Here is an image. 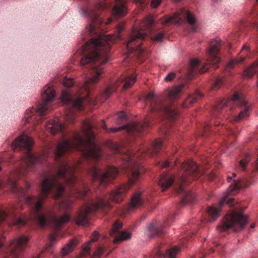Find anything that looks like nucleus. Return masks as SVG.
I'll return each instance as SVG.
<instances>
[{
    "mask_svg": "<svg viewBox=\"0 0 258 258\" xmlns=\"http://www.w3.org/2000/svg\"><path fill=\"white\" fill-rule=\"evenodd\" d=\"M254 167H253V169H255L256 170H258V162H254V165H253Z\"/></svg>",
    "mask_w": 258,
    "mask_h": 258,
    "instance_id": "43",
    "label": "nucleus"
},
{
    "mask_svg": "<svg viewBox=\"0 0 258 258\" xmlns=\"http://www.w3.org/2000/svg\"><path fill=\"white\" fill-rule=\"evenodd\" d=\"M214 123H215V124H214L215 126H217L218 125V124H216L215 122H214Z\"/></svg>",
    "mask_w": 258,
    "mask_h": 258,
    "instance_id": "50",
    "label": "nucleus"
},
{
    "mask_svg": "<svg viewBox=\"0 0 258 258\" xmlns=\"http://www.w3.org/2000/svg\"><path fill=\"white\" fill-rule=\"evenodd\" d=\"M126 3L127 0H115L112 11L114 17H121L126 14Z\"/></svg>",
    "mask_w": 258,
    "mask_h": 258,
    "instance_id": "22",
    "label": "nucleus"
},
{
    "mask_svg": "<svg viewBox=\"0 0 258 258\" xmlns=\"http://www.w3.org/2000/svg\"><path fill=\"white\" fill-rule=\"evenodd\" d=\"M162 0H152L151 6L154 8H157L161 3Z\"/></svg>",
    "mask_w": 258,
    "mask_h": 258,
    "instance_id": "34",
    "label": "nucleus"
},
{
    "mask_svg": "<svg viewBox=\"0 0 258 258\" xmlns=\"http://www.w3.org/2000/svg\"><path fill=\"white\" fill-rule=\"evenodd\" d=\"M134 2L137 4L140 5L142 7H144L146 5L145 0H134Z\"/></svg>",
    "mask_w": 258,
    "mask_h": 258,
    "instance_id": "39",
    "label": "nucleus"
},
{
    "mask_svg": "<svg viewBox=\"0 0 258 258\" xmlns=\"http://www.w3.org/2000/svg\"><path fill=\"white\" fill-rule=\"evenodd\" d=\"M181 0H173L174 2L177 3L180 2Z\"/></svg>",
    "mask_w": 258,
    "mask_h": 258,
    "instance_id": "47",
    "label": "nucleus"
},
{
    "mask_svg": "<svg viewBox=\"0 0 258 258\" xmlns=\"http://www.w3.org/2000/svg\"><path fill=\"white\" fill-rule=\"evenodd\" d=\"M111 148H113L114 150V152L115 153H122V152H125L126 154V156L128 157V160H126L124 161H131L132 159V154L134 153L132 152L131 150H132L131 148H128L125 151H123V149L121 146H118L116 144H111Z\"/></svg>",
    "mask_w": 258,
    "mask_h": 258,
    "instance_id": "26",
    "label": "nucleus"
},
{
    "mask_svg": "<svg viewBox=\"0 0 258 258\" xmlns=\"http://www.w3.org/2000/svg\"><path fill=\"white\" fill-rule=\"evenodd\" d=\"M186 161L189 162V161H192V160H187Z\"/></svg>",
    "mask_w": 258,
    "mask_h": 258,
    "instance_id": "54",
    "label": "nucleus"
},
{
    "mask_svg": "<svg viewBox=\"0 0 258 258\" xmlns=\"http://www.w3.org/2000/svg\"><path fill=\"white\" fill-rule=\"evenodd\" d=\"M118 173V169L114 166H107L103 170L94 165L92 169L93 180H98L100 186L103 187L114 179Z\"/></svg>",
    "mask_w": 258,
    "mask_h": 258,
    "instance_id": "13",
    "label": "nucleus"
},
{
    "mask_svg": "<svg viewBox=\"0 0 258 258\" xmlns=\"http://www.w3.org/2000/svg\"><path fill=\"white\" fill-rule=\"evenodd\" d=\"M203 97V94L199 91H196L194 94L190 95L184 101L182 106L184 108L190 107L192 104L196 102L199 99Z\"/></svg>",
    "mask_w": 258,
    "mask_h": 258,
    "instance_id": "24",
    "label": "nucleus"
},
{
    "mask_svg": "<svg viewBox=\"0 0 258 258\" xmlns=\"http://www.w3.org/2000/svg\"><path fill=\"white\" fill-rule=\"evenodd\" d=\"M2 236L0 235V241H1V243H2V247L1 248H0V252L3 249V247H4L3 243H2Z\"/></svg>",
    "mask_w": 258,
    "mask_h": 258,
    "instance_id": "44",
    "label": "nucleus"
},
{
    "mask_svg": "<svg viewBox=\"0 0 258 258\" xmlns=\"http://www.w3.org/2000/svg\"><path fill=\"white\" fill-rule=\"evenodd\" d=\"M239 161L242 162V161H245L244 160L242 159V160H240Z\"/></svg>",
    "mask_w": 258,
    "mask_h": 258,
    "instance_id": "52",
    "label": "nucleus"
},
{
    "mask_svg": "<svg viewBox=\"0 0 258 258\" xmlns=\"http://www.w3.org/2000/svg\"><path fill=\"white\" fill-rule=\"evenodd\" d=\"M115 117L116 119V123L120 124L126 120L127 115L123 112H121L117 113L115 115Z\"/></svg>",
    "mask_w": 258,
    "mask_h": 258,
    "instance_id": "29",
    "label": "nucleus"
},
{
    "mask_svg": "<svg viewBox=\"0 0 258 258\" xmlns=\"http://www.w3.org/2000/svg\"><path fill=\"white\" fill-rule=\"evenodd\" d=\"M249 185L250 184L247 183L244 180H236L234 179L228 188V192L229 194L234 195L242 187H246Z\"/></svg>",
    "mask_w": 258,
    "mask_h": 258,
    "instance_id": "23",
    "label": "nucleus"
},
{
    "mask_svg": "<svg viewBox=\"0 0 258 258\" xmlns=\"http://www.w3.org/2000/svg\"><path fill=\"white\" fill-rule=\"evenodd\" d=\"M99 237V233L96 231H94L92 236L91 240L83 247V250L79 258H98L105 250V248L102 246L98 247L94 251L93 255L90 257L91 252V242L96 241Z\"/></svg>",
    "mask_w": 258,
    "mask_h": 258,
    "instance_id": "15",
    "label": "nucleus"
},
{
    "mask_svg": "<svg viewBox=\"0 0 258 258\" xmlns=\"http://www.w3.org/2000/svg\"><path fill=\"white\" fill-rule=\"evenodd\" d=\"M33 141L26 135L17 138L12 143L11 148L14 152L20 151L22 156L27 161H40L41 155L32 150Z\"/></svg>",
    "mask_w": 258,
    "mask_h": 258,
    "instance_id": "9",
    "label": "nucleus"
},
{
    "mask_svg": "<svg viewBox=\"0 0 258 258\" xmlns=\"http://www.w3.org/2000/svg\"><path fill=\"white\" fill-rule=\"evenodd\" d=\"M251 228H253L254 227V225H251Z\"/></svg>",
    "mask_w": 258,
    "mask_h": 258,
    "instance_id": "55",
    "label": "nucleus"
},
{
    "mask_svg": "<svg viewBox=\"0 0 258 258\" xmlns=\"http://www.w3.org/2000/svg\"><path fill=\"white\" fill-rule=\"evenodd\" d=\"M2 170V167L1 166H0V171Z\"/></svg>",
    "mask_w": 258,
    "mask_h": 258,
    "instance_id": "56",
    "label": "nucleus"
},
{
    "mask_svg": "<svg viewBox=\"0 0 258 258\" xmlns=\"http://www.w3.org/2000/svg\"><path fill=\"white\" fill-rule=\"evenodd\" d=\"M184 20H186L187 23L191 25V31L192 32L196 31V28L194 26L196 21L195 15L192 12L185 8L181 9L172 16L163 19L161 23L163 25L171 23L180 25L184 22Z\"/></svg>",
    "mask_w": 258,
    "mask_h": 258,
    "instance_id": "12",
    "label": "nucleus"
},
{
    "mask_svg": "<svg viewBox=\"0 0 258 258\" xmlns=\"http://www.w3.org/2000/svg\"><path fill=\"white\" fill-rule=\"evenodd\" d=\"M95 126L89 119H85L81 131H69L58 118L48 121L45 124L46 129L52 134L61 133L62 136V140L55 149L56 159L74 150L81 152L87 158L101 159L102 152L94 141L95 136L92 129Z\"/></svg>",
    "mask_w": 258,
    "mask_h": 258,
    "instance_id": "1",
    "label": "nucleus"
},
{
    "mask_svg": "<svg viewBox=\"0 0 258 258\" xmlns=\"http://www.w3.org/2000/svg\"><path fill=\"white\" fill-rule=\"evenodd\" d=\"M249 50V46H247L246 45H244L242 48V52L246 51L247 52Z\"/></svg>",
    "mask_w": 258,
    "mask_h": 258,
    "instance_id": "40",
    "label": "nucleus"
},
{
    "mask_svg": "<svg viewBox=\"0 0 258 258\" xmlns=\"http://www.w3.org/2000/svg\"><path fill=\"white\" fill-rule=\"evenodd\" d=\"M211 128V125L209 123H205L204 125L203 130L204 132V136H206V133Z\"/></svg>",
    "mask_w": 258,
    "mask_h": 258,
    "instance_id": "37",
    "label": "nucleus"
},
{
    "mask_svg": "<svg viewBox=\"0 0 258 258\" xmlns=\"http://www.w3.org/2000/svg\"><path fill=\"white\" fill-rule=\"evenodd\" d=\"M148 34H151V39L154 42H161L164 37L162 32H157L152 16H147L144 19L139 29L133 30L126 44L127 51L131 53H135L139 58L144 57L146 51L141 47V44Z\"/></svg>",
    "mask_w": 258,
    "mask_h": 258,
    "instance_id": "4",
    "label": "nucleus"
},
{
    "mask_svg": "<svg viewBox=\"0 0 258 258\" xmlns=\"http://www.w3.org/2000/svg\"><path fill=\"white\" fill-rule=\"evenodd\" d=\"M223 83V78H217L213 83L212 84L211 87V90H217L219 89L220 87L222 86Z\"/></svg>",
    "mask_w": 258,
    "mask_h": 258,
    "instance_id": "28",
    "label": "nucleus"
},
{
    "mask_svg": "<svg viewBox=\"0 0 258 258\" xmlns=\"http://www.w3.org/2000/svg\"><path fill=\"white\" fill-rule=\"evenodd\" d=\"M256 161H258V158L257 159Z\"/></svg>",
    "mask_w": 258,
    "mask_h": 258,
    "instance_id": "57",
    "label": "nucleus"
},
{
    "mask_svg": "<svg viewBox=\"0 0 258 258\" xmlns=\"http://www.w3.org/2000/svg\"><path fill=\"white\" fill-rule=\"evenodd\" d=\"M78 243V241L77 239L74 238L72 239L68 243H67L62 248L61 254L63 256L67 255L70 252L74 250Z\"/></svg>",
    "mask_w": 258,
    "mask_h": 258,
    "instance_id": "25",
    "label": "nucleus"
},
{
    "mask_svg": "<svg viewBox=\"0 0 258 258\" xmlns=\"http://www.w3.org/2000/svg\"><path fill=\"white\" fill-rule=\"evenodd\" d=\"M214 251V250L213 249V248H211L210 250H209V251H210V252H212Z\"/></svg>",
    "mask_w": 258,
    "mask_h": 258,
    "instance_id": "48",
    "label": "nucleus"
},
{
    "mask_svg": "<svg viewBox=\"0 0 258 258\" xmlns=\"http://www.w3.org/2000/svg\"><path fill=\"white\" fill-rule=\"evenodd\" d=\"M168 221H165L164 224H161L156 221L150 223L148 226V235L150 238L161 236L164 233L163 227L169 226Z\"/></svg>",
    "mask_w": 258,
    "mask_h": 258,
    "instance_id": "18",
    "label": "nucleus"
},
{
    "mask_svg": "<svg viewBox=\"0 0 258 258\" xmlns=\"http://www.w3.org/2000/svg\"><path fill=\"white\" fill-rule=\"evenodd\" d=\"M235 106L239 110L237 115L233 116L232 119L236 122L248 117L251 111V105L247 102L243 94L235 92L231 98L223 99L217 101L213 108V116L220 117L225 112L231 111Z\"/></svg>",
    "mask_w": 258,
    "mask_h": 258,
    "instance_id": "6",
    "label": "nucleus"
},
{
    "mask_svg": "<svg viewBox=\"0 0 258 258\" xmlns=\"http://www.w3.org/2000/svg\"><path fill=\"white\" fill-rule=\"evenodd\" d=\"M227 180L228 182H230L232 181V177L230 176H227Z\"/></svg>",
    "mask_w": 258,
    "mask_h": 258,
    "instance_id": "45",
    "label": "nucleus"
},
{
    "mask_svg": "<svg viewBox=\"0 0 258 258\" xmlns=\"http://www.w3.org/2000/svg\"><path fill=\"white\" fill-rule=\"evenodd\" d=\"M124 29V24L120 23L117 25L116 29L118 33H120Z\"/></svg>",
    "mask_w": 258,
    "mask_h": 258,
    "instance_id": "38",
    "label": "nucleus"
},
{
    "mask_svg": "<svg viewBox=\"0 0 258 258\" xmlns=\"http://www.w3.org/2000/svg\"><path fill=\"white\" fill-rule=\"evenodd\" d=\"M227 204L230 207L233 206L235 204V200L233 198L228 197L227 196L224 197L220 201L219 206L218 207L211 206L209 207L208 209V213L211 217V220H214L219 215V213L221 210V208L223 205Z\"/></svg>",
    "mask_w": 258,
    "mask_h": 258,
    "instance_id": "17",
    "label": "nucleus"
},
{
    "mask_svg": "<svg viewBox=\"0 0 258 258\" xmlns=\"http://www.w3.org/2000/svg\"><path fill=\"white\" fill-rule=\"evenodd\" d=\"M232 177H235L236 176V174L235 173H232Z\"/></svg>",
    "mask_w": 258,
    "mask_h": 258,
    "instance_id": "46",
    "label": "nucleus"
},
{
    "mask_svg": "<svg viewBox=\"0 0 258 258\" xmlns=\"http://www.w3.org/2000/svg\"><path fill=\"white\" fill-rule=\"evenodd\" d=\"M249 156V155H246V160L249 159L248 158Z\"/></svg>",
    "mask_w": 258,
    "mask_h": 258,
    "instance_id": "49",
    "label": "nucleus"
},
{
    "mask_svg": "<svg viewBox=\"0 0 258 258\" xmlns=\"http://www.w3.org/2000/svg\"><path fill=\"white\" fill-rule=\"evenodd\" d=\"M170 129L168 127V125H164L161 128V132L162 134L167 135L169 134Z\"/></svg>",
    "mask_w": 258,
    "mask_h": 258,
    "instance_id": "33",
    "label": "nucleus"
},
{
    "mask_svg": "<svg viewBox=\"0 0 258 258\" xmlns=\"http://www.w3.org/2000/svg\"><path fill=\"white\" fill-rule=\"evenodd\" d=\"M206 254L207 252H203L202 253L198 254L197 256L199 258H204V257H205Z\"/></svg>",
    "mask_w": 258,
    "mask_h": 258,
    "instance_id": "41",
    "label": "nucleus"
},
{
    "mask_svg": "<svg viewBox=\"0 0 258 258\" xmlns=\"http://www.w3.org/2000/svg\"><path fill=\"white\" fill-rule=\"evenodd\" d=\"M29 239L28 236L21 235L11 241L7 250L10 254L15 258H21L23 252L28 245Z\"/></svg>",
    "mask_w": 258,
    "mask_h": 258,
    "instance_id": "14",
    "label": "nucleus"
},
{
    "mask_svg": "<svg viewBox=\"0 0 258 258\" xmlns=\"http://www.w3.org/2000/svg\"><path fill=\"white\" fill-rule=\"evenodd\" d=\"M180 251V248L174 246L166 250L165 253L164 250L160 247L158 248L154 252V254L151 255V258H176V255Z\"/></svg>",
    "mask_w": 258,
    "mask_h": 258,
    "instance_id": "20",
    "label": "nucleus"
},
{
    "mask_svg": "<svg viewBox=\"0 0 258 258\" xmlns=\"http://www.w3.org/2000/svg\"><path fill=\"white\" fill-rule=\"evenodd\" d=\"M183 173L175 175L169 171H165L160 175L159 180V185L162 188V191H164L174 183V189L178 194H181L182 199L181 201V206L187 204L192 203L195 201V195L187 192L184 187L190 182V178H198L201 175L199 166L196 162H178Z\"/></svg>",
    "mask_w": 258,
    "mask_h": 258,
    "instance_id": "3",
    "label": "nucleus"
},
{
    "mask_svg": "<svg viewBox=\"0 0 258 258\" xmlns=\"http://www.w3.org/2000/svg\"><path fill=\"white\" fill-rule=\"evenodd\" d=\"M248 217L241 212L233 211L226 215L222 223L217 227L219 232L227 231L231 229L239 231L244 228L247 222Z\"/></svg>",
    "mask_w": 258,
    "mask_h": 258,
    "instance_id": "10",
    "label": "nucleus"
},
{
    "mask_svg": "<svg viewBox=\"0 0 258 258\" xmlns=\"http://www.w3.org/2000/svg\"><path fill=\"white\" fill-rule=\"evenodd\" d=\"M122 170L128 177V182L122 184L112 190L103 198H97L82 207L73 217V220L78 225L86 226L89 221V214L101 211L106 213L112 206L110 202L118 203L123 200L124 194L140 177L142 169L138 162H123Z\"/></svg>",
    "mask_w": 258,
    "mask_h": 258,
    "instance_id": "2",
    "label": "nucleus"
},
{
    "mask_svg": "<svg viewBox=\"0 0 258 258\" xmlns=\"http://www.w3.org/2000/svg\"><path fill=\"white\" fill-rule=\"evenodd\" d=\"M214 2H217L218 0H213Z\"/></svg>",
    "mask_w": 258,
    "mask_h": 258,
    "instance_id": "51",
    "label": "nucleus"
},
{
    "mask_svg": "<svg viewBox=\"0 0 258 258\" xmlns=\"http://www.w3.org/2000/svg\"><path fill=\"white\" fill-rule=\"evenodd\" d=\"M245 58V57H240L239 58L231 59L226 66L225 70L229 71L232 69L235 64L243 62Z\"/></svg>",
    "mask_w": 258,
    "mask_h": 258,
    "instance_id": "27",
    "label": "nucleus"
},
{
    "mask_svg": "<svg viewBox=\"0 0 258 258\" xmlns=\"http://www.w3.org/2000/svg\"><path fill=\"white\" fill-rule=\"evenodd\" d=\"M150 124L149 120L147 119L143 122H134L119 127L118 128L111 127L107 128L106 124L102 121L101 127L108 133H115L121 130H125L130 136L135 137L137 135L145 133L148 129Z\"/></svg>",
    "mask_w": 258,
    "mask_h": 258,
    "instance_id": "11",
    "label": "nucleus"
},
{
    "mask_svg": "<svg viewBox=\"0 0 258 258\" xmlns=\"http://www.w3.org/2000/svg\"><path fill=\"white\" fill-rule=\"evenodd\" d=\"M143 203V197L140 192H136L132 197L131 202L127 208L122 212L123 214H126L140 207Z\"/></svg>",
    "mask_w": 258,
    "mask_h": 258,
    "instance_id": "21",
    "label": "nucleus"
},
{
    "mask_svg": "<svg viewBox=\"0 0 258 258\" xmlns=\"http://www.w3.org/2000/svg\"><path fill=\"white\" fill-rule=\"evenodd\" d=\"M248 162H238V168L243 171H246V167Z\"/></svg>",
    "mask_w": 258,
    "mask_h": 258,
    "instance_id": "35",
    "label": "nucleus"
},
{
    "mask_svg": "<svg viewBox=\"0 0 258 258\" xmlns=\"http://www.w3.org/2000/svg\"><path fill=\"white\" fill-rule=\"evenodd\" d=\"M194 235V233H192V232L190 233L188 236H184L183 238H182V242H181L182 244L183 245H184L185 241L187 240H188L189 237H191L192 236V235Z\"/></svg>",
    "mask_w": 258,
    "mask_h": 258,
    "instance_id": "36",
    "label": "nucleus"
},
{
    "mask_svg": "<svg viewBox=\"0 0 258 258\" xmlns=\"http://www.w3.org/2000/svg\"><path fill=\"white\" fill-rule=\"evenodd\" d=\"M183 87L182 85L173 87L166 93L164 97H157L153 92L149 93L147 100L150 102L151 112L166 117L170 120H175L178 111L172 101L179 97Z\"/></svg>",
    "mask_w": 258,
    "mask_h": 258,
    "instance_id": "5",
    "label": "nucleus"
},
{
    "mask_svg": "<svg viewBox=\"0 0 258 258\" xmlns=\"http://www.w3.org/2000/svg\"><path fill=\"white\" fill-rule=\"evenodd\" d=\"M55 97V92L52 86L48 84L44 89L41 98L43 101L39 104L37 109L32 108L27 110L25 118L27 122L36 125L40 123L41 120L45 117L49 110L52 109L48 104L54 100Z\"/></svg>",
    "mask_w": 258,
    "mask_h": 258,
    "instance_id": "8",
    "label": "nucleus"
},
{
    "mask_svg": "<svg viewBox=\"0 0 258 258\" xmlns=\"http://www.w3.org/2000/svg\"><path fill=\"white\" fill-rule=\"evenodd\" d=\"M175 77V74L173 72H171L168 74L164 78V81L166 82H169L172 81Z\"/></svg>",
    "mask_w": 258,
    "mask_h": 258,
    "instance_id": "32",
    "label": "nucleus"
},
{
    "mask_svg": "<svg viewBox=\"0 0 258 258\" xmlns=\"http://www.w3.org/2000/svg\"><path fill=\"white\" fill-rule=\"evenodd\" d=\"M122 227V223L119 221H116L113 225L112 228L110 231V234L114 236L113 242L118 243L122 240H128L131 238V233L127 231H118Z\"/></svg>",
    "mask_w": 258,
    "mask_h": 258,
    "instance_id": "16",
    "label": "nucleus"
},
{
    "mask_svg": "<svg viewBox=\"0 0 258 258\" xmlns=\"http://www.w3.org/2000/svg\"><path fill=\"white\" fill-rule=\"evenodd\" d=\"M49 238L51 242H53L55 240L56 237L54 235H51Z\"/></svg>",
    "mask_w": 258,
    "mask_h": 258,
    "instance_id": "42",
    "label": "nucleus"
},
{
    "mask_svg": "<svg viewBox=\"0 0 258 258\" xmlns=\"http://www.w3.org/2000/svg\"><path fill=\"white\" fill-rule=\"evenodd\" d=\"M62 84L66 87H71L74 84V81L72 78H64Z\"/></svg>",
    "mask_w": 258,
    "mask_h": 258,
    "instance_id": "31",
    "label": "nucleus"
},
{
    "mask_svg": "<svg viewBox=\"0 0 258 258\" xmlns=\"http://www.w3.org/2000/svg\"><path fill=\"white\" fill-rule=\"evenodd\" d=\"M163 148V142L160 139L156 140L150 147L143 149L140 152L136 153L135 156L139 157L140 154H141L142 156H148L152 157L154 155L157 154L159 150H162Z\"/></svg>",
    "mask_w": 258,
    "mask_h": 258,
    "instance_id": "19",
    "label": "nucleus"
},
{
    "mask_svg": "<svg viewBox=\"0 0 258 258\" xmlns=\"http://www.w3.org/2000/svg\"><path fill=\"white\" fill-rule=\"evenodd\" d=\"M221 45L220 39L216 38L212 40L209 48L207 49V62L202 65L199 59H190L188 67L185 70V77L187 80L192 79L195 74H202L207 72L209 69L208 67L209 66H212L215 68H217V65L220 60L219 54Z\"/></svg>",
    "mask_w": 258,
    "mask_h": 258,
    "instance_id": "7",
    "label": "nucleus"
},
{
    "mask_svg": "<svg viewBox=\"0 0 258 258\" xmlns=\"http://www.w3.org/2000/svg\"><path fill=\"white\" fill-rule=\"evenodd\" d=\"M229 113H228V115H227V116H226V117H229Z\"/></svg>",
    "mask_w": 258,
    "mask_h": 258,
    "instance_id": "53",
    "label": "nucleus"
},
{
    "mask_svg": "<svg viewBox=\"0 0 258 258\" xmlns=\"http://www.w3.org/2000/svg\"><path fill=\"white\" fill-rule=\"evenodd\" d=\"M177 162H158L157 165L159 167H161L162 168H171L173 165H176Z\"/></svg>",
    "mask_w": 258,
    "mask_h": 258,
    "instance_id": "30",
    "label": "nucleus"
}]
</instances>
